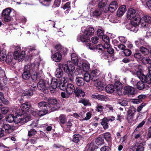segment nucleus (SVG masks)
Instances as JSON below:
<instances>
[{"label": "nucleus", "mask_w": 151, "mask_h": 151, "mask_svg": "<svg viewBox=\"0 0 151 151\" xmlns=\"http://www.w3.org/2000/svg\"><path fill=\"white\" fill-rule=\"evenodd\" d=\"M35 65L34 64L27 65L24 66L23 72L22 75L23 78L25 80L28 79L31 76L32 72L35 71Z\"/></svg>", "instance_id": "obj_1"}, {"label": "nucleus", "mask_w": 151, "mask_h": 151, "mask_svg": "<svg viewBox=\"0 0 151 151\" xmlns=\"http://www.w3.org/2000/svg\"><path fill=\"white\" fill-rule=\"evenodd\" d=\"M66 82V78L63 77L60 80L56 79H52L51 83V87L53 89H55L57 88H59L61 90L64 89L65 83Z\"/></svg>", "instance_id": "obj_2"}, {"label": "nucleus", "mask_w": 151, "mask_h": 151, "mask_svg": "<svg viewBox=\"0 0 151 151\" xmlns=\"http://www.w3.org/2000/svg\"><path fill=\"white\" fill-rule=\"evenodd\" d=\"M59 66H62L64 71L67 73H73L75 69V68L73 64L69 63L67 62V64H59Z\"/></svg>", "instance_id": "obj_3"}, {"label": "nucleus", "mask_w": 151, "mask_h": 151, "mask_svg": "<svg viewBox=\"0 0 151 151\" xmlns=\"http://www.w3.org/2000/svg\"><path fill=\"white\" fill-rule=\"evenodd\" d=\"M123 94L124 95H127L129 96H134L135 94V90L132 87L127 86L124 87Z\"/></svg>", "instance_id": "obj_4"}, {"label": "nucleus", "mask_w": 151, "mask_h": 151, "mask_svg": "<svg viewBox=\"0 0 151 151\" xmlns=\"http://www.w3.org/2000/svg\"><path fill=\"white\" fill-rule=\"evenodd\" d=\"M11 12V10L9 8L4 10L2 12V17L4 20L5 22H9L11 20V17L10 15Z\"/></svg>", "instance_id": "obj_5"}, {"label": "nucleus", "mask_w": 151, "mask_h": 151, "mask_svg": "<svg viewBox=\"0 0 151 151\" xmlns=\"http://www.w3.org/2000/svg\"><path fill=\"white\" fill-rule=\"evenodd\" d=\"M38 89L45 93H47L48 91L46 87L45 83L43 80H40L37 84Z\"/></svg>", "instance_id": "obj_6"}, {"label": "nucleus", "mask_w": 151, "mask_h": 151, "mask_svg": "<svg viewBox=\"0 0 151 151\" xmlns=\"http://www.w3.org/2000/svg\"><path fill=\"white\" fill-rule=\"evenodd\" d=\"M25 55L24 51H22L21 52L15 51L14 53V59L18 60L19 61H22Z\"/></svg>", "instance_id": "obj_7"}, {"label": "nucleus", "mask_w": 151, "mask_h": 151, "mask_svg": "<svg viewBox=\"0 0 151 151\" xmlns=\"http://www.w3.org/2000/svg\"><path fill=\"white\" fill-rule=\"evenodd\" d=\"M15 114H17V115L14 117V122L17 124L19 123H23L22 121V116H20V115L22 114V111L19 109H17L16 111Z\"/></svg>", "instance_id": "obj_8"}, {"label": "nucleus", "mask_w": 151, "mask_h": 151, "mask_svg": "<svg viewBox=\"0 0 151 151\" xmlns=\"http://www.w3.org/2000/svg\"><path fill=\"white\" fill-rule=\"evenodd\" d=\"M135 10L132 8H131L129 9L127 12V18L128 19H131L136 17L137 15H139L138 14H137Z\"/></svg>", "instance_id": "obj_9"}, {"label": "nucleus", "mask_w": 151, "mask_h": 151, "mask_svg": "<svg viewBox=\"0 0 151 151\" xmlns=\"http://www.w3.org/2000/svg\"><path fill=\"white\" fill-rule=\"evenodd\" d=\"M114 85L118 95L119 96H122V84L119 81H117L115 83Z\"/></svg>", "instance_id": "obj_10"}, {"label": "nucleus", "mask_w": 151, "mask_h": 151, "mask_svg": "<svg viewBox=\"0 0 151 151\" xmlns=\"http://www.w3.org/2000/svg\"><path fill=\"white\" fill-rule=\"evenodd\" d=\"M135 111L129 109L127 111V119L129 123H132L134 121L133 119L134 113Z\"/></svg>", "instance_id": "obj_11"}, {"label": "nucleus", "mask_w": 151, "mask_h": 151, "mask_svg": "<svg viewBox=\"0 0 151 151\" xmlns=\"http://www.w3.org/2000/svg\"><path fill=\"white\" fill-rule=\"evenodd\" d=\"M51 58L53 61L56 62H58L61 61L62 56L61 53L57 52L52 55Z\"/></svg>", "instance_id": "obj_12"}, {"label": "nucleus", "mask_w": 151, "mask_h": 151, "mask_svg": "<svg viewBox=\"0 0 151 151\" xmlns=\"http://www.w3.org/2000/svg\"><path fill=\"white\" fill-rule=\"evenodd\" d=\"M141 17L140 15H137L136 17L134 18V19L131 21V25L134 27L138 26L140 23Z\"/></svg>", "instance_id": "obj_13"}, {"label": "nucleus", "mask_w": 151, "mask_h": 151, "mask_svg": "<svg viewBox=\"0 0 151 151\" xmlns=\"http://www.w3.org/2000/svg\"><path fill=\"white\" fill-rule=\"evenodd\" d=\"M66 93L68 94H72L75 90L74 85L71 83L68 84L65 87Z\"/></svg>", "instance_id": "obj_14"}, {"label": "nucleus", "mask_w": 151, "mask_h": 151, "mask_svg": "<svg viewBox=\"0 0 151 151\" xmlns=\"http://www.w3.org/2000/svg\"><path fill=\"white\" fill-rule=\"evenodd\" d=\"M57 109V107L55 108V109H54V108L53 109H52V108L51 109H49V108H47V110L43 109L37 112V114L39 116H42L47 114L48 111H54L56 110Z\"/></svg>", "instance_id": "obj_15"}, {"label": "nucleus", "mask_w": 151, "mask_h": 151, "mask_svg": "<svg viewBox=\"0 0 151 151\" xmlns=\"http://www.w3.org/2000/svg\"><path fill=\"white\" fill-rule=\"evenodd\" d=\"M100 74V72L98 70L96 69L92 71L91 76H92V80L96 81L98 79V77Z\"/></svg>", "instance_id": "obj_16"}, {"label": "nucleus", "mask_w": 151, "mask_h": 151, "mask_svg": "<svg viewBox=\"0 0 151 151\" xmlns=\"http://www.w3.org/2000/svg\"><path fill=\"white\" fill-rule=\"evenodd\" d=\"M89 38V37L86 36L84 33L78 38L77 40L78 42L81 41L82 42H86L87 43L90 42Z\"/></svg>", "instance_id": "obj_17"}, {"label": "nucleus", "mask_w": 151, "mask_h": 151, "mask_svg": "<svg viewBox=\"0 0 151 151\" xmlns=\"http://www.w3.org/2000/svg\"><path fill=\"white\" fill-rule=\"evenodd\" d=\"M76 85L79 86H82L84 84V79L82 77H76L75 80Z\"/></svg>", "instance_id": "obj_18"}, {"label": "nucleus", "mask_w": 151, "mask_h": 151, "mask_svg": "<svg viewBox=\"0 0 151 151\" xmlns=\"http://www.w3.org/2000/svg\"><path fill=\"white\" fill-rule=\"evenodd\" d=\"M106 92L108 93L111 94L113 93L115 91L114 87L112 84L108 85L105 88Z\"/></svg>", "instance_id": "obj_19"}, {"label": "nucleus", "mask_w": 151, "mask_h": 151, "mask_svg": "<svg viewBox=\"0 0 151 151\" xmlns=\"http://www.w3.org/2000/svg\"><path fill=\"white\" fill-rule=\"evenodd\" d=\"M31 105L30 103L27 102L22 104L21 106V110H20L22 112V111H26L28 110L30 108Z\"/></svg>", "instance_id": "obj_20"}, {"label": "nucleus", "mask_w": 151, "mask_h": 151, "mask_svg": "<svg viewBox=\"0 0 151 151\" xmlns=\"http://www.w3.org/2000/svg\"><path fill=\"white\" fill-rule=\"evenodd\" d=\"M94 32V29L93 27H90L85 30L84 33L86 36L89 37V36H91L93 35Z\"/></svg>", "instance_id": "obj_21"}, {"label": "nucleus", "mask_w": 151, "mask_h": 151, "mask_svg": "<svg viewBox=\"0 0 151 151\" xmlns=\"http://www.w3.org/2000/svg\"><path fill=\"white\" fill-rule=\"evenodd\" d=\"M11 127L10 125L9 124H6L3 126L1 129L0 128V130L1 131L3 132L4 135V132H5L9 133V131L11 130Z\"/></svg>", "instance_id": "obj_22"}, {"label": "nucleus", "mask_w": 151, "mask_h": 151, "mask_svg": "<svg viewBox=\"0 0 151 151\" xmlns=\"http://www.w3.org/2000/svg\"><path fill=\"white\" fill-rule=\"evenodd\" d=\"M82 139L81 137L79 134H75L73 136V141L78 145L81 144V141Z\"/></svg>", "instance_id": "obj_23"}, {"label": "nucleus", "mask_w": 151, "mask_h": 151, "mask_svg": "<svg viewBox=\"0 0 151 151\" xmlns=\"http://www.w3.org/2000/svg\"><path fill=\"white\" fill-rule=\"evenodd\" d=\"M62 67V66H59V68H57L55 73V76L58 78H60L63 75V73L62 69H61Z\"/></svg>", "instance_id": "obj_24"}, {"label": "nucleus", "mask_w": 151, "mask_h": 151, "mask_svg": "<svg viewBox=\"0 0 151 151\" xmlns=\"http://www.w3.org/2000/svg\"><path fill=\"white\" fill-rule=\"evenodd\" d=\"M96 146L94 143L91 142L88 144L86 147V151H93L96 149Z\"/></svg>", "instance_id": "obj_25"}, {"label": "nucleus", "mask_w": 151, "mask_h": 151, "mask_svg": "<svg viewBox=\"0 0 151 151\" xmlns=\"http://www.w3.org/2000/svg\"><path fill=\"white\" fill-rule=\"evenodd\" d=\"M47 101L49 104H50L52 105H56V106L54 108L52 107V106H50L51 107L50 109H51V108L53 109V108H54V109H55V108L56 107H57L58 109H58V107L57 106V104H58V101L56 99L52 98H49L48 99Z\"/></svg>", "instance_id": "obj_26"}, {"label": "nucleus", "mask_w": 151, "mask_h": 151, "mask_svg": "<svg viewBox=\"0 0 151 151\" xmlns=\"http://www.w3.org/2000/svg\"><path fill=\"white\" fill-rule=\"evenodd\" d=\"M102 13V10L101 9L97 8L92 12V15L93 17H96L100 16Z\"/></svg>", "instance_id": "obj_27"}, {"label": "nucleus", "mask_w": 151, "mask_h": 151, "mask_svg": "<svg viewBox=\"0 0 151 151\" xmlns=\"http://www.w3.org/2000/svg\"><path fill=\"white\" fill-rule=\"evenodd\" d=\"M108 122V119L106 118H104L101 120V123L104 129H107L109 127Z\"/></svg>", "instance_id": "obj_28"}, {"label": "nucleus", "mask_w": 151, "mask_h": 151, "mask_svg": "<svg viewBox=\"0 0 151 151\" xmlns=\"http://www.w3.org/2000/svg\"><path fill=\"white\" fill-rule=\"evenodd\" d=\"M79 103L83 104L85 106H91V104L88 99H81L78 102Z\"/></svg>", "instance_id": "obj_29"}, {"label": "nucleus", "mask_w": 151, "mask_h": 151, "mask_svg": "<svg viewBox=\"0 0 151 151\" xmlns=\"http://www.w3.org/2000/svg\"><path fill=\"white\" fill-rule=\"evenodd\" d=\"M91 97L93 98L97 99L101 101L104 100L106 98V96L99 94H93L91 96Z\"/></svg>", "instance_id": "obj_30"}, {"label": "nucleus", "mask_w": 151, "mask_h": 151, "mask_svg": "<svg viewBox=\"0 0 151 151\" xmlns=\"http://www.w3.org/2000/svg\"><path fill=\"white\" fill-rule=\"evenodd\" d=\"M141 60L142 63L144 64L148 63L151 64V60L147 56L145 57H143L142 56L141 59Z\"/></svg>", "instance_id": "obj_31"}, {"label": "nucleus", "mask_w": 151, "mask_h": 151, "mask_svg": "<svg viewBox=\"0 0 151 151\" xmlns=\"http://www.w3.org/2000/svg\"><path fill=\"white\" fill-rule=\"evenodd\" d=\"M10 53L8 54L7 56H6V61H5L6 63L10 64L12 63H14L13 60H14V58H13L12 55Z\"/></svg>", "instance_id": "obj_32"}, {"label": "nucleus", "mask_w": 151, "mask_h": 151, "mask_svg": "<svg viewBox=\"0 0 151 151\" xmlns=\"http://www.w3.org/2000/svg\"><path fill=\"white\" fill-rule=\"evenodd\" d=\"M33 90H32L31 89H29L27 91H25L22 94V97H23L25 96H32L33 95Z\"/></svg>", "instance_id": "obj_33"}, {"label": "nucleus", "mask_w": 151, "mask_h": 151, "mask_svg": "<svg viewBox=\"0 0 151 151\" xmlns=\"http://www.w3.org/2000/svg\"><path fill=\"white\" fill-rule=\"evenodd\" d=\"M74 92L77 96H83L85 94V93L83 91L78 88L75 89Z\"/></svg>", "instance_id": "obj_34"}, {"label": "nucleus", "mask_w": 151, "mask_h": 151, "mask_svg": "<svg viewBox=\"0 0 151 151\" xmlns=\"http://www.w3.org/2000/svg\"><path fill=\"white\" fill-rule=\"evenodd\" d=\"M31 116L30 114H26L22 116V123H26L29 121L31 118Z\"/></svg>", "instance_id": "obj_35"}, {"label": "nucleus", "mask_w": 151, "mask_h": 151, "mask_svg": "<svg viewBox=\"0 0 151 151\" xmlns=\"http://www.w3.org/2000/svg\"><path fill=\"white\" fill-rule=\"evenodd\" d=\"M140 52L144 55H147L149 53V50L147 48L143 47H141L140 48Z\"/></svg>", "instance_id": "obj_36"}, {"label": "nucleus", "mask_w": 151, "mask_h": 151, "mask_svg": "<svg viewBox=\"0 0 151 151\" xmlns=\"http://www.w3.org/2000/svg\"><path fill=\"white\" fill-rule=\"evenodd\" d=\"M92 77L91 75L88 73L86 72L84 74V80L87 82H89L91 80H92Z\"/></svg>", "instance_id": "obj_37"}, {"label": "nucleus", "mask_w": 151, "mask_h": 151, "mask_svg": "<svg viewBox=\"0 0 151 151\" xmlns=\"http://www.w3.org/2000/svg\"><path fill=\"white\" fill-rule=\"evenodd\" d=\"M95 142L98 145H101L104 143L103 138L101 137H98L96 139Z\"/></svg>", "instance_id": "obj_38"}, {"label": "nucleus", "mask_w": 151, "mask_h": 151, "mask_svg": "<svg viewBox=\"0 0 151 151\" xmlns=\"http://www.w3.org/2000/svg\"><path fill=\"white\" fill-rule=\"evenodd\" d=\"M71 57L72 63L75 64H77L78 62V59L75 53H72L71 55Z\"/></svg>", "instance_id": "obj_39"}, {"label": "nucleus", "mask_w": 151, "mask_h": 151, "mask_svg": "<svg viewBox=\"0 0 151 151\" xmlns=\"http://www.w3.org/2000/svg\"><path fill=\"white\" fill-rule=\"evenodd\" d=\"M143 79L142 80H144L145 82L149 84L151 83V76L147 75L146 76H143Z\"/></svg>", "instance_id": "obj_40"}, {"label": "nucleus", "mask_w": 151, "mask_h": 151, "mask_svg": "<svg viewBox=\"0 0 151 151\" xmlns=\"http://www.w3.org/2000/svg\"><path fill=\"white\" fill-rule=\"evenodd\" d=\"M82 67L83 71L87 72L90 70V65L88 63H84L82 64Z\"/></svg>", "instance_id": "obj_41"}, {"label": "nucleus", "mask_w": 151, "mask_h": 151, "mask_svg": "<svg viewBox=\"0 0 151 151\" xmlns=\"http://www.w3.org/2000/svg\"><path fill=\"white\" fill-rule=\"evenodd\" d=\"M137 86L138 89L141 90L144 88L145 84L142 81H140L137 83Z\"/></svg>", "instance_id": "obj_42"}, {"label": "nucleus", "mask_w": 151, "mask_h": 151, "mask_svg": "<svg viewBox=\"0 0 151 151\" xmlns=\"http://www.w3.org/2000/svg\"><path fill=\"white\" fill-rule=\"evenodd\" d=\"M14 117L13 114H10L6 118V121L9 122H14Z\"/></svg>", "instance_id": "obj_43"}, {"label": "nucleus", "mask_w": 151, "mask_h": 151, "mask_svg": "<svg viewBox=\"0 0 151 151\" xmlns=\"http://www.w3.org/2000/svg\"><path fill=\"white\" fill-rule=\"evenodd\" d=\"M140 23L141 27L142 28H145L148 27L149 26V24H148V23L146 21L143 19L142 18H141Z\"/></svg>", "instance_id": "obj_44"}, {"label": "nucleus", "mask_w": 151, "mask_h": 151, "mask_svg": "<svg viewBox=\"0 0 151 151\" xmlns=\"http://www.w3.org/2000/svg\"><path fill=\"white\" fill-rule=\"evenodd\" d=\"M104 107L103 105L101 104H97L96 107V110L98 112L101 113L103 111Z\"/></svg>", "instance_id": "obj_45"}, {"label": "nucleus", "mask_w": 151, "mask_h": 151, "mask_svg": "<svg viewBox=\"0 0 151 151\" xmlns=\"http://www.w3.org/2000/svg\"><path fill=\"white\" fill-rule=\"evenodd\" d=\"M135 43L137 46H140L141 45H145L146 44L144 40L142 39L135 41Z\"/></svg>", "instance_id": "obj_46"}, {"label": "nucleus", "mask_w": 151, "mask_h": 151, "mask_svg": "<svg viewBox=\"0 0 151 151\" xmlns=\"http://www.w3.org/2000/svg\"><path fill=\"white\" fill-rule=\"evenodd\" d=\"M6 53H3L2 51H1L0 53V59L1 61L3 62L6 61Z\"/></svg>", "instance_id": "obj_47"}, {"label": "nucleus", "mask_w": 151, "mask_h": 151, "mask_svg": "<svg viewBox=\"0 0 151 151\" xmlns=\"http://www.w3.org/2000/svg\"><path fill=\"white\" fill-rule=\"evenodd\" d=\"M38 106L39 107H42L43 106L46 107L49 109H50L51 107L48 105L47 103L45 101H42L38 104Z\"/></svg>", "instance_id": "obj_48"}, {"label": "nucleus", "mask_w": 151, "mask_h": 151, "mask_svg": "<svg viewBox=\"0 0 151 151\" xmlns=\"http://www.w3.org/2000/svg\"><path fill=\"white\" fill-rule=\"evenodd\" d=\"M103 137L107 141H110L111 140L110 134L109 132H106L103 134Z\"/></svg>", "instance_id": "obj_49"}, {"label": "nucleus", "mask_w": 151, "mask_h": 151, "mask_svg": "<svg viewBox=\"0 0 151 151\" xmlns=\"http://www.w3.org/2000/svg\"><path fill=\"white\" fill-rule=\"evenodd\" d=\"M107 0H102L98 4V7L99 8H101L105 6L107 3Z\"/></svg>", "instance_id": "obj_50"}, {"label": "nucleus", "mask_w": 151, "mask_h": 151, "mask_svg": "<svg viewBox=\"0 0 151 151\" xmlns=\"http://www.w3.org/2000/svg\"><path fill=\"white\" fill-rule=\"evenodd\" d=\"M73 122L72 120L69 119L67 122V125L65 129V131L68 132L70 130V128L72 126L71 122Z\"/></svg>", "instance_id": "obj_51"}, {"label": "nucleus", "mask_w": 151, "mask_h": 151, "mask_svg": "<svg viewBox=\"0 0 151 151\" xmlns=\"http://www.w3.org/2000/svg\"><path fill=\"white\" fill-rule=\"evenodd\" d=\"M59 119L61 123L64 124L66 122L65 115L63 114H61L59 117Z\"/></svg>", "instance_id": "obj_52"}, {"label": "nucleus", "mask_w": 151, "mask_h": 151, "mask_svg": "<svg viewBox=\"0 0 151 151\" xmlns=\"http://www.w3.org/2000/svg\"><path fill=\"white\" fill-rule=\"evenodd\" d=\"M146 122V121L144 120L143 121H142L141 122L139 123L138 125L137 126L136 128L134 130V132L137 131L138 130H139L140 129L143 127V126L144 125L145 123Z\"/></svg>", "instance_id": "obj_53"}, {"label": "nucleus", "mask_w": 151, "mask_h": 151, "mask_svg": "<svg viewBox=\"0 0 151 151\" xmlns=\"http://www.w3.org/2000/svg\"><path fill=\"white\" fill-rule=\"evenodd\" d=\"M125 46L123 45V53L126 56H130L131 53V50L128 49H125Z\"/></svg>", "instance_id": "obj_54"}, {"label": "nucleus", "mask_w": 151, "mask_h": 151, "mask_svg": "<svg viewBox=\"0 0 151 151\" xmlns=\"http://www.w3.org/2000/svg\"><path fill=\"white\" fill-rule=\"evenodd\" d=\"M136 75L139 79L142 80L143 79V76H145L142 70L137 71L136 73Z\"/></svg>", "instance_id": "obj_55"}, {"label": "nucleus", "mask_w": 151, "mask_h": 151, "mask_svg": "<svg viewBox=\"0 0 151 151\" xmlns=\"http://www.w3.org/2000/svg\"><path fill=\"white\" fill-rule=\"evenodd\" d=\"M117 16L118 17H122L123 15V6H121L117 12Z\"/></svg>", "instance_id": "obj_56"}, {"label": "nucleus", "mask_w": 151, "mask_h": 151, "mask_svg": "<svg viewBox=\"0 0 151 151\" xmlns=\"http://www.w3.org/2000/svg\"><path fill=\"white\" fill-rule=\"evenodd\" d=\"M142 18L147 22L148 24L151 23V17L149 16L146 15L143 17Z\"/></svg>", "instance_id": "obj_57"}, {"label": "nucleus", "mask_w": 151, "mask_h": 151, "mask_svg": "<svg viewBox=\"0 0 151 151\" xmlns=\"http://www.w3.org/2000/svg\"><path fill=\"white\" fill-rule=\"evenodd\" d=\"M144 147L142 143L139 144L137 146L136 148V151H143Z\"/></svg>", "instance_id": "obj_58"}, {"label": "nucleus", "mask_w": 151, "mask_h": 151, "mask_svg": "<svg viewBox=\"0 0 151 151\" xmlns=\"http://www.w3.org/2000/svg\"><path fill=\"white\" fill-rule=\"evenodd\" d=\"M37 132L34 129H31L28 132V135L31 137L36 134Z\"/></svg>", "instance_id": "obj_59"}, {"label": "nucleus", "mask_w": 151, "mask_h": 151, "mask_svg": "<svg viewBox=\"0 0 151 151\" xmlns=\"http://www.w3.org/2000/svg\"><path fill=\"white\" fill-rule=\"evenodd\" d=\"M31 78L33 80L35 81L37 80V73L35 70L34 72H32Z\"/></svg>", "instance_id": "obj_60"}, {"label": "nucleus", "mask_w": 151, "mask_h": 151, "mask_svg": "<svg viewBox=\"0 0 151 151\" xmlns=\"http://www.w3.org/2000/svg\"><path fill=\"white\" fill-rule=\"evenodd\" d=\"M70 8V3L69 2H67L63 7V8L64 10L66 9L67 10H68Z\"/></svg>", "instance_id": "obj_61"}, {"label": "nucleus", "mask_w": 151, "mask_h": 151, "mask_svg": "<svg viewBox=\"0 0 151 151\" xmlns=\"http://www.w3.org/2000/svg\"><path fill=\"white\" fill-rule=\"evenodd\" d=\"M72 73H68V78L71 81H73L74 79L73 74Z\"/></svg>", "instance_id": "obj_62"}, {"label": "nucleus", "mask_w": 151, "mask_h": 151, "mask_svg": "<svg viewBox=\"0 0 151 151\" xmlns=\"http://www.w3.org/2000/svg\"><path fill=\"white\" fill-rule=\"evenodd\" d=\"M56 49L58 51L62 52L63 49L62 46L60 45H56L55 46Z\"/></svg>", "instance_id": "obj_63"}, {"label": "nucleus", "mask_w": 151, "mask_h": 151, "mask_svg": "<svg viewBox=\"0 0 151 151\" xmlns=\"http://www.w3.org/2000/svg\"><path fill=\"white\" fill-rule=\"evenodd\" d=\"M9 108L7 107H4L1 109V112L3 114H6L9 111Z\"/></svg>", "instance_id": "obj_64"}]
</instances>
